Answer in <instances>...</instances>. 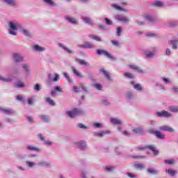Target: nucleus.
I'll return each instance as SVG.
<instances>
[{
    "label": "nucleus",
    "mask_w": 178,
    "mask_h": 178,
    "mask_svg": "<svg viewBox=\"0 0 178 178\" xmlns=\"http://www.w3.org/2000/svg\"><path fill=\"white\" fill-rule=\"evenodd\" d=\"M110 122L113 124H122V120H119L118 118H111Z\"/></svg>",
    "instance_id": "obj_34"
},
{
    "label": "nucleus",
    "mask_w": 178,
    "mask_h": 178,
    "mask_svg": "<svg viewBox=\"0 0 178 178\" xmlns=\"http://www.w3.org/2000/svg\"><path fill=\"white\" fill-rule=\"evenodd\" d=\"M58 45L59 48H61V49H63V51H65L67 54H69L70 55H72V54H74L73 50L69 49L63 43H58Z\"/></svg>",
    "instance_id": "obj_6"
},
{
    "label": "nucleus",
    "mask_w": 178,
    "mask_h": 178,
    "mask_svg": "<svg viewBox=\"0 0 178 178\" xmlns=\"http://www.w3.org/2000/svg\"><path fill=\"white\" fill-rule=\"evenodd\" d=\"M124 76L128 77V79H134V75L130 72H125Z\"/></svg>",
    "instance_id": "obj_51"
},
{
    "label": "nucleus",
    "mask_w": 178,
    "mask_h": 178,
    "mask_svg": "<svg viewBox=\"0 0 178 178\" xmlns=\"http://www.w3.org/2000/svg\"><path fill=\"white\" fill-rule=\"evenodd\" d=\"M13 58L14 59L15 62H17V63L23 62V60H24L23 56H22V55H20L19 53L13 54Z\"/></svg>",
    "instance_id": "obj_9"
},
{
    "label": "nucleus",
    "mask_w": 178,
    "mask_h": 178,
    "mask_svg": "<svg viewBox=\"0 0 178 178\" xmlns=\"http://www.w3.org/2000/svg\"><path fill=\"white\" fill-rule=\"evenodd\" d=\"M75 145L77 147V148H79V149H81L82 151H84V149H86L87 147V144H86V142L83 140L75 143Z\"/></svg>",
    "instance_id": "obj_13"
},
{
    "label": "nucleus",
    "mask_w": 178,
    "mask_h": 178,
    "mask_svg": "<svg viewBox=\"0 0 178 178\" xmlns=\"http://www.w3.org/2000/svg\"><path fill=\"white\" fill-rule=\"evenodd\" d=\"M38 137H39L41 141H43L44 145H47V147H51V145H52V142L49 140H45V138H44V136H42V134H38Z\"/></svg>",
    "instance_id": "obj_14"
},
{
    "label": "nucleus",
    "mask_w": 178,
    "mask_h": 178,
    "mask_svg": "<svg viewBox=\"0 0 178 178\" xmlns=\"http://www.w3.org/2000/svg\"><path fill=\"white\" fill-rule=\"evenodd\" d=\"M122 134H124V136H125L126 137H130V136H131V134H130L129 131H124L122 132Z\"/></svg>",
    "instance_id": "obj_59"
},
{
    "label": "nucleus",
    "mask_w": 178,
    "mask_h": 178,
    "mask_svg": "<svg viewBox=\"0 0 178 178\" xmlns=\"http://www.w3.org/2000/svg\"><path fill=\"white\" fill-rule=\"evenodd\" d=\"M177 22L176 21H172L171 22L169 23V26L170 27H175V26H177Z\"/></svg>",
    "instance_id": "obj_56"
},
{
    "label": "nucleus",
    "mask_w": 178,
    "mask_h": 178,
    "mask_svg": "<svg viewBox=\"0 0 178 178\" xmlns=\"http://www.w3.org/2000/svg\"><path fill=\"white\" fill-rule=\"evenodd\" d=\"M149 132L154 133L155 134L156 137H157L160 140H163V138H165V135L162 134V133L159 132V131H154V130L151 129L149 131Z\"/></svg>",
    "instance_id": "obj_20"
},
{
    "label": "nucleus",
    "mask_w": 178,
    "mask_h": 178,
    "mask_svg": "<svg viewBox=\"0 0 178 178\" xmlns=\"http://www.w3.org/2000/svg\"><path fill=\"white\" fill-rule=\"evenodd\" d=\"M158 118H170L172 114L166 111H159L156 113Z\"/></svg>",
    "instance_id": "obj_8"
},
{
    "label": "nucleus",
    "mask_w": 178,
    "mask_h": 178,
    "mask_svg": "<svg viewBox=\"0 0 178 178\" xmlns=\"http://www.w3.org/2000/svg\"><path fill=\"white\" fill-rule=\"evenodd\" d=\"M0 112L1 113H4L5 115H12L15 113V111H13V110L3 107H0Z\"/></svg>",
    "instance_id": "obj_15"
},
{
    "label": "nucleus",
    "mask_w": 178,
    "mask_h": 178,
    "mask_svg": "<svg viewBox=\"0 0 178 178\" xmlns=\"http://www.w3.org/2000/svg\"><path fill=\"white\" fill-rule=\"evenodd\" d=\"M82 20L84 22V23H86V24H88L89 26L94 25V21L91 19V18L88 17H82Z\"/></svg>",
    "instance_id": "obj_23"
},
{
    "label": "nucleus",
    "mask_w": 178,
    "mask_h": 178,
    "mask_svg": "<svg viewBox=\"0 0 178 178\" xmlns=\"http://www.w3.org/2000/svg\"><path fill=\"white\" fill-rule=\"evenodd\" d=\"M162 81H163L164 84H170L172 83V81L169 79V78H166L165 76L161 77Z\"/></svg>",
    "instance_id": "obj_46"
},
{
    "label": "nucleus",
    "mask_w": 178,
    "mask_h": 178,
    "mask_svg": "<svg viewBox=\"0 0 178 178\" xmlns=\"http://www.w3.org/2000/svg\"><path fill=\"white\" fill-rule=\"evenodd\" d=\"M76 62H77L78 63H79V65H81L82 66H87L88 63L87 61H86V60H81L79 58H76Z\"/></svg>",
    "instance_id": "obj_41"
},
{
    "label": "nucleus",
    "mask_w": 178,
    "mask_h": 178,
    "mask_svg": "<svg viewBox=\"0 0 178 178\" xmlns=\"http://www.w3.org/2000/svg\"><path fill=\"white\" fill-rule=\"evenodd\" d=\"M12 80H13L12 76L6 78V77L0 76V81H4L5 83H10V81H12Z\"/></svg>",
    "instance_id": "obj_36"
},
{
    "label": "nucleus",
    "mask_w": 178,
    "mask_h": 178,
    "mask_svg": "<svg viewBox=\"0 0 178 178\" xmlns=\"http://www.w3.org/2000/svg\"><path fill=\"white\" fill-rule=\"evenodd\" d=\"M102 104L103 105H109V100L105 99L102 100Z\"/></svg>",
    "instance_id": "obj_64"
},
{
    "label": "nucleus",
    "mask_w": 178,
    "mask_h": 178,
    "mask_svg": "<svg viewBox=\"0 0 178 178\" xmlns=\"http://www.w3.org/2000/svg\"><path fill=\"white\" fill-rule=\"evenodd\" d=\"M175 163L176 161L175 160V159L164 160V163H166L167 165H175Z\"/></svg>",
    "instance_id": "obj_40"
},
{
    "label": "nucleus",
    "mask_w": 178,
    "mask_h": 178,
    "mask_svg": "<svg viewBox=\"0 0 178 178\" xmlns=\"http://www.w3.org/2000/svg\"><path fill=\"white\" fill-rule=\"evenodd\" d=\"M129 67H130V69L138 72V73H144V70H143L141 68H140V67L136 65H129Z\"/></svg>",
    "instance_id": "obj_25"
},
{
    "label": "nucleus",
    "mask_w": 178,
    "mask_h": 178,
    "mask_svg": "<svg viewBox=\"0 0 178 178\" xmlns=\"http://www.w3.org/2000/svg\"><path fill=\"white\" fill-rule=\"evenodd\" d=\"M152 5L156 8H163L165 3L163 1L156 0L154 2H153Z\"/></svg>",
    "instance_id": "obj_27"
},
{
    "label": "nucleus",
    "mask_w": 178,
    "mask_h": 178,
    "mask_svg": "<svg viewBox=\"0 0 178 178\" xmlns=\"http://www.w3.org/2000/svg\"><path fill=\"white\" fill-rule=\"evenodd\" d=\"M131 84L133 86L135 90L138 91H143V86H141L139 83H135L134 81L131 82Z\"/></svg>",
    "instance_id": "obj_31"
},
{
    "label": "nucleus",
    "mask_w": 178,
    "mask_h": 178,
    "mask_svg": "<svg viewBox=\"0 0 178 178\" xmlns=\"http://www.w3.org/2000/svg\"><path fill=\"white\" fill-rule=\"evenodd\" d=\"M3 2L10 6H16V5H17L16 0H3Z\"/></svg>",
    "instance_id": "obj_26"
},
{
    "label": "nucleus",
    "mask_w": 178,
    "mask_h": 178,
    "mask_svg": "<svg viewBox=\"0 0 178 178\" xmlns=\"http://www.w3.org/2000/svg\"><path fill=\"white\" fill-rule=\"evenodd\" d=\"M166 173H168L170 176H175L176 175V172L172 170L171 169L166 170Z\"/></svg>",
    "instance_id": "obj_52"
},
{
    "label": "nucleus",
    "mask_w": 178,
    "mask_h": 178,
    "mask_svg": "<svg viewBox=\"0 0 178 178\" xmlns=\"http://www.w3.org/2000/svg\"><path fill=\"white\" fill-rule=\"evenodd\" d=\"M33 49L35 52H44L45 51V47H42L38 44H35L33 46Z\"/></svg>",
    "instance_id": "obj_22"
},
{
    "label": "nucleus",
    "mask_w": 178,
    "mask_h": 178,
    "mask_svg": "<svg viewBox=\"0 0 178 178\" xmlns=\"http://www.w3.org/2000/svg\"><path fill=\"white\" fill-rule=\"evenodd\" d=\"M92 86L94 87V88L98 90L99 91H101V90H102V85L99 83H94L92 84Z\"/></svg>",
    "instance_id": "obj_47"
},
{
    "label": "nucleus",
    "mask_w": 178,
    "mask_h": 178,
    "mask_svg": "<svg viewBox=\"0 0 178 178\" xmlns=\"http://www.w3.org/2000/svg\"><path fill=\"white\" fill-rule=\"evenodd\" d=\"M115 19L120 22V23H129V18L123 15H115Z\"/></svg>",
    "instance_id": "obj_12"
},
{
    "label": "nucleus",
    "mask_w": 178,
    "mask_h": 178,
    "mask_svg": "<svg viewBox=\"0 0 178 178\" xmlns=\"http://www.w3.org/2000/svg\"><path fill=\"white\" fill-rule=\"evenodd\" d=\"M65 113L67 116L71 118V119H73L74 118H76V116H79V115H83L84 111L80 108H74L71 111H66Z\"/></svg>",
    "instance_id": "obj_2"
},
{
    "label": "nucleus",
    "mask_w": 178,
    "mask_h": 178,
    "mask_svg": "<svg viewBox=\"0 0 178 178\" xmlns=\"http://www.w3.org/2000/svg\"><path fill=\"white\" fill-rule=\"evenodd\" d=\"M147 172L150 174V175H157V173H159V171L153 168H149L147 169Z\"/></svg>",
    "instance_id": "obj_39"
},
{
    "label": "nucleus",
    "mask_w": 178,
    "mask_h": 178,
    "mask_svg": "<svg viewBox=\"0 0 178 178\" xmlns=\"http://www.w3.org/2000/svg\"><path fill=\"white\" fill-rule=\"evenodd\" d=\"M127 175L130 178H137L138 176L137 175L132 174L131 172H127Z\"/></svg>",
    "instance_id": "obj_55"
},
{
    "label": "nucleus",
    "mask_w": 178,
    "mask_h": 178,
    "mask_svg": "<svg viewBox=\"0 0 178 178\" xmlns=\"http://www.w3.org/2000/svg\"><path fill=\"white\" fill-rule=\"evenodd\" d=\"M8 33L11 35H17V33H16V31H17V30H20L22 24L15 19H13L8 22Z\"/></svg>",
    "instance_id": "obj_1"
},
{
    "label": "nucleus",
    "mask_w": 178,
    "mask_h": 178,
    "mask_svg": "<svg viewBox=\"0 0 178 178\" xmlns=\"http://www.w3.org/2000/svg\"><path fill=\"white\" fill-rule=\"evenodd\" d=\"M22 67L24 72L25 76H29L31 72V70L30 69V64L23 63L22 64Z\"/></svg>",
    "instance_id": "obj_5"
},
{
    "label": "nucleus",
    "mask_w": 178,
    "mask_h": 178,
    "mask_svg": "<svg viewBox=\"0 0 178 178\" xmlns=\"http://www.w3.org/2000/svg\"><path fill=\"white\" fill-rule=\"evenodd\" d=\"M26 149H27V151H35V152H41V149L31 145H26Z\"/></svg>",
    "instance_id": "obj_18"
},
{
    "label": "nucleus",
    "mask_w": 178,
    "mask_h": 178,
    "mask_svg": "<svg viewBox=\"0 0 178 178\" xmlns=\"http://www.w3.org/2000/svg\"><path fill=\"white\" fill-rule=\"evenodd\" d=\"M169 111H170V112H173L174 113H177L178 112V106H170L169 107Z\"/></svg>",
    "instance_id": "obj_45"
},
{
    "label": "nucleus",
    "mask_w": 178,
    "mask_h": 178,
    "mask_svg": "<svg viewBox=\"0 0 178 178\" xmlns=\"http://www.w3.org/2000/svg\"><path fill=\"white\" fill-rule=\"evenodd\" d=\"M78 127H79V129H88V127H86L83 124H78Z\"/></svg>",
    "instance_id": "obj_61"
},
{
    "label": "nucleus",
    "mask_w": 178,
    "mask_h": 178,
    "mask_svg": "<svg viewBox=\"0 0 178 178\" xmlns=\"http://www.w3.org/2000/svg\"><path fill=\"white\" fill-rule=\"evenodd\" d=\"M15 88H24V87H26V84H24V82L18 81L15 83Z\"/></svg>",
    "instance_id": "obj_28"
},
{
    "label": "nucleus",
    "mask_w": 178,
    "mask_h": 178,
    "mask_svg": "<svg viewBox=\"0 0 178 178\" xmlns=\"http://www.w3.org/2000/svg\"><path fill=\"white\" fill-rule=\"evenodd\" d=\"M121 33H122V29L120 27L117 28L116 34H117L118 37H120Z\"/></svg>",
    "instance_id": "obj_57"
},
{
    "label": "nucleus",
    "mask_w": 178,
    "mask_h": 178,
    "mask_svg": "<svg viewBox=\"0 0 178 178\" xmlns=\"http://www.w3.org/2000/svg\"><path fill=\"white\" fill-rule=\"evenodd\" d=\"M132 131L135 134H141L144 131V129L141 127H136L132 129Z\"/></svg>",
    "instance_id": "obj_32"
},
{
    "label": "nucleus",
    "mask_w": 178,
    "mask_h": 178,
    "mask_svg": "<svg viewBox=\"0 0 178 178\" xmlns=\"http://www.w3.org/2000/svg\"><path fill=\"white\" fill-rule=\"evenodd\" d=\"M105 170H106L107 172H112V170H113V167L106 166V167L105 168Z\"/></svg>",
    "instance_id": "obj_63"
},
{
    "label": "nucleus",
    "mask_w": 178,
    "mask_h": 178,
    "mask_svg": "<svg viewBox=\"0 0 178 178\" xmlns=\"http://www.w3.org/2000/svg\"><path fill=\"white\" fill-rule=\"evenodd\" d=\"M134 95H133V93L131 92H129L127 94V99H132V98H134Z\"/></svg>",
    "instance_id": "obj_54"
},
{
    "label": "nucleus",
    "mask_w": 178,
    "mask_h": 178,
    "mask_svg": "<svg viewBox=\"0 0 178 178\" xmlns=\"http://www.w3.org/2000/svg\"><path fill=\"white\" fill-rule=\"evenodd\" d=\"M127 5H129V3H127L126 1H122L121 3V6L118 4H111V7L113 8L114 9H115L116 10L126 12L127 11L126 9H124L123 8H124V6H127Z\"/></svg>",
    "instance_id": "obj_3"
},
{
    "label": "nucleus",
    "mask_w": 178,
    "mask_h": 178,
    "mask_svg": "<svg viewBox=\"0 0 178 178\" xmlns=\"http://www.w3.org/2000/svg\"><path fill=\"white\" fill-rule=\"evenodd\" d=\"M111 44L115 45V47H119V42L116 40H111Z\"/></svg>",
    "instance_id": "obj_62"
},
{
    "label": "nucleus",
    "mask_w": 178,
    "mask_h": 178,
    "mask_svg": "<svg viewBox=\"0 0 178 178\" xmlns=\"http://www.w3.org/2000/svg\"><path fill=\"white\" fill-rule=\"evenodd\" d=\"M63 74L64 77H65V79H67L68 83H72V79H70V77L69 76L67 73L63 72Z\"/></svg>",
    "instance_id": "obj_53"
},
{
    "label": "nucleus",
    "mask_w": 178,
    "mask_h": 178,
    "mask_svg": "<svg viewBox=\"0 0 178 178\" xmlns=\"http://www.w3.org/2000/svg\"><path fill=\"white\" fill-rule=\"evenodd\" d=\"M45 5L49 6L50 8H55L56 6V3L54 0H42Z\"/></svg>",
    "instance_id": "obj_19"
},
{
    "label": "nucleus",
    "mask_w": 178,
    "mask_h": 178,
    "mask_svg": "<svg viewBox=\"0 0 178 178\" xmlns=\"http://www.w3.org/2000/svg\"><path fill=\"white\" fill-rule=\"evenodd\" d=\"M19 31L24 35H26V37H31V33H30V31H29V29L24 28V26L23 25L21 26V28H19Z\"/></svg>",
    "instance_id": "obj_10"
},
{
    "label": "nucleus",
    "mask_w": 178,
    "mask_h": 178,
    "mask_svg": "<svg viewBox=\"0 0 178 178\" xmlns=\"http://www.w3.org/2000/svg\"><path fill=\"white\" fill-rule=\"evenodd\" d=\"M39 118L42 120V122H45L46 123L49 122V117L48 115H41Z\"/></svg>",
    "instance_id": "obj_43"
},
{
    "label": "nucleus",
    "mask_w": 178,
    "mask_h": 178,
    "mask_svg": "<svg viewBox=\"0 0 178 178\" xmlns=\"http://www.w3.org/2000/svg\"><path fill=\"white\" fill-rule=\"evenodd\" d=\"M159 130H161L163 131H168V133H174L175 129L170 127L168 126H163L159 127Z\"/></svg>",
    "instance_id": "obj_21"
},
{
    "label": "nucleus",
    "mask_w": 178,
    "mask_h": 178,
    "mask_svg": "<svg viewBox=\"0 0 178 178\" xmlns=\"http://www.w3.org/2000/svg\"><path fill=\"white\" fill-rule=\"evenodd\" d=\"M108 133H109V131L95 132L94 136H95L96 137H104L105 134H108Z\"/></svg>",
    "instance_id": "obj_33"
},
{
    "label": "nucleus",
    "mask_w": 178,
    "mask_h": 178,
    "mask_svg": "<svg viewBox=\"0 0 178 178\" xmlns=\"http://www.w3.org/2000/svg\"><path fill=\"white\" fill-rule=\"evenodd\" d=\"M144 17L145 20H147V22H154V20H155V18L149 14L145 15Z\"/></svg>",
    "instance_id": "obj_38"
},
{
    "label": "nucleus",
    "mask_w": 178,
    "mask_h": 178,
    "mask_svg": "<svg viewBox=\"0 0 178 178\" xmlns=\"http://www.w3.org/2000/svg\"><path fill=\"white\" fill-rule=\"evenodd\" d=\"M38 166H40L41 168H51V163L48 161H40L38 163Z\"/></svg>",
    "instance_id": "obj_24"
},
{
    "label": "nucleus",
    "mask_w": 178,
    "mask_h": 178,
    "mask_svg": "<svg viewBox=\"0 0 178 178\" xmlns=\"http://www.w3.org/2000/svg\"><path fill=\"white\" fill-rule=\"evenodd\" d=\"M71 69H72L74 74H75V76H76L77 77H79L80 79H82L83 75L81 74V73H80V72L79 70H77L76 69V67H72Z\"/></svg>",
    "instance_id": "obj_30"
},
{
    "label": "nucleus",
    "mask_w": 178,
    "mask_h": 178,
    "mask_svg": "<svg viewBox=\"0 0 178 178\" xmlns=\"http://www.w3.org/2000/svg\"><path fill=\"white\" fill-rule=\"evenodd\" d=\"M65 19L68 23H70L71 24H77V19L73 17L67 15L65 17Z\"/></svg>",
    "instance_id": "obj_16"
},
{
    "label": "nucleus",
    "mask_w": 178,
    "mask_h": 178,
    "mask_svg": "<svg viewBox=\"0 0 178 178\" xmlns=\"http://www.w3.org/2000/svg\"><path fill=\"white\" fill-rule=\"evenodd\" d=\"M106 22V24H108V26H111L112 24V21L109 20L108 18L104 19Z\"/></svg>",
    "instance_id": "obj_60"
},
{
    "label": "nucleus",
    "mask_w": 178,
    "mask_h": 178,
    "mask_svg": "<svg viewBox=\"0 0 178 178\" xmlns=\"http://www.w3.org/2000/svg\"><path fill=\"white\" fill-rule=\"evenodd\" d=\"M146 148H147V149H149L150 151H152L154 156H156V155L159 154V151L156 149V147H155V145H148L146 147Z\"/></svg>",
    "instance_id": "obj_17"
},
{
    "label": "nucleus",
    "mask_w": 178,
    "mask_h": 178,
    "mask_svg": "<svg viewBox=\"0 0 178 178\" xmlns=\"http://www.w3.org/2000/svg\"><path fill=\"white\" fill-rule=\"evenodd\" d=\"M48 77H49V80H50V81L56 82L59 80V74H58L56 73L55 74L54 78H52V74H49Z\"/></svg>",
    "instance_id": "obj_29"
},
{
    "label": "nucleus",
    "mask_w": 178,
    "mask_h": 178,
    "mask_svg": "<svg viewBox=\"0 0 178 178\" xmlns=\"http://www.w3.org/2000/svg\"><path fill=\"white\" fill-rule=\"evenodd\" d=\"M46 102L51 106H55V102H54L51 98H47Z\"/></svg>",
    "instance_id": "obj_50"
},
{
    "label": "nucleus",
    "mask_w": 178,
    "mask_h": 178,
    "mask_svg": "<svg viewBox=\"0 0 178 178\" xmlns=\"http://www.w3.org/2000/svg\"><path fill=\"white\" fill-rule=\"evenodd\" d=\"M170 44L172 45L173 49H177L178 40H170Z\"/></svg>",
    "instance_id": "obj_42"
},
{
    "label": "nucleus",
    "mask_w": 178,
    "mask_h": 178,
    "mask_svg": "<svg viewBox=\"0 0 178 178\" xmlns=\"http://www.w3.org/2000/svg\"><path fill=\"white\" fill-rule=\"evenodd\" d=\"M78 47H79V48H83L85 49H94V48H95V45L90 42H86L83 44H79Z\"/></svg>",
    "instance_id": "obj_4"
},
{
    "label": "nucleus",
    "mask_w": 178,
    "mask_h": 178,
    "mask_svg": "<svg viewBox=\"0 0 178 178\" xmlns=\"http://www.w3.org/2000/svg\"><path fill=\"white\" fill-rule=\"evenodd\" d=\"M90 38H92V40H95V41L101 42L102 39L99 36H97L95 35H90Z\"/></svg>",
    "instance_id": "obj_48"
},
{
    "label": "nucleus",
    "mask_w": 178,
    "mask_h": 178,
    "mask_svg": "<svg viewBox=\"0 0 178 178\" xmlns=\"http://www.w3.org/2000/svg\"><path fill=\"white\" fill-rule=\"evenodd\" d=\"M26 120H28L29 123H34V119H33L31 116H27Z\"/></svg>",
    "instance_id": "obj_58"
},
{
    "label": "nucleus",
    "mask_w": 178,
    "mask_h": 178,
    "mask_svg": "<svg viewBox=\"0 0 178 178\" xmlns=\"http://www.w3.org/2000/svg\"><path fill=\"white\" fill-rule=\"evenodd\" d=\"M100 72L104 74L107 80H111V74H109V72H108V71L105 70L104 69H102L100 70Z\"/></svg>",
    "instance_id": "obj_35"
},
{
    "label": "nucleus",
    "mask_w": 178,
    "mask_h": 178,
    "mask_svg": "<svg viewBox=\"0 0 178 178\" xmlns=\"http://www.w3.org/2000/svg\"><path fill=\"white\" fill-rule=\"evenodd\" d=\"M134 168H136V169H138L139 170H143L145 166H144V164L137 163V164H134Z\"/></svg>",
    "instance_id": "obj_44"
},
{
    "label": "nucleus",
    "mask_w": 178,
    "mask_h": 178,
    "mask_svg": "<svg viewBox=\"0 0 178 178\" xmlns=\"http://www.w3.org/2000/svg\"><path fill=\"white\" fill-rule=\"evenodd\" d=\"M157 51L158 49H156V47H153L152 51H146L145 54L148 59H152V58H154V56L155 55V52H156Z\"/></svg>",
    "instance_id": "obj_11"
},
{
    "label": "nucleus",
    "mask_w": 178,
    "mask_h": 178,
    "mask_svg": "<svg viewBox=\"0 0 178 178\" xmlns=\"http://www.w3.org/2000/svg\"><path fill=\"white\" fill-rule=\"evenodd\" d=\"M97 55H104V56H107V58H109V59H113V56L111 55V54L106 50L104 49H98L97 50Z\"/></svg>",
    "instance_id": "obj_7"
},
{
    "label": "nucleus",
    "mask_w": 178,
    "mask_h": 178,
    "mask_svg": "<svg viewBox=\"0 0 178 178\" xmlns=\"http://www.w3.org/2000/svg\"><path fill=\"white\" fill-rule=\"evenodd\" d=\"M26 166H28V168H35L36 166V163L35 162H32V161H26L25 162Z\"/></svg>",
    "instance_id": "obj_37"
},
{
    "label": "nucleus",
    "mask_w": 178,
    "mask_h": 178,
    "mask_svg": "<svg viewBox=\"0 0 178 178\" xmlns=\"http://www.w3.org/2000/svg\"><path fill=\"white\" fill-rule=\"evenodd\" d=\"M92 127H95V129H101L103 127V125L99 122H95L92 124Z\"/></svg>",
    "instance_id": "obj_49"
}]
</instances>
